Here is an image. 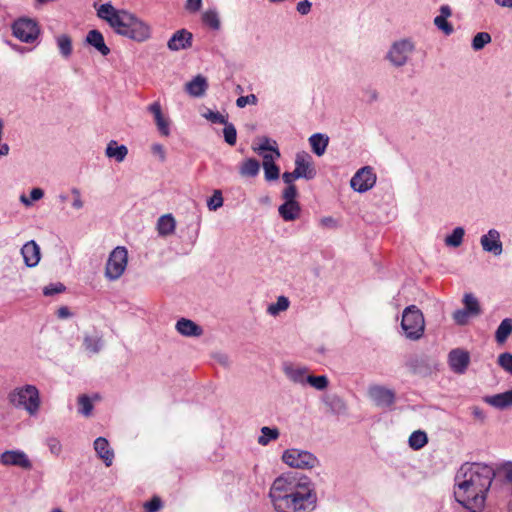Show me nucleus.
I'll return each mask as SVG.
<instances>
[{
	"instance_id": "1",
	"label": "nucleus",
	"mask_w": 512,
	"mask_h": 512,
	"mask_svg": "<svg viewBox=\"0 0 512 512\" xmlns=\"http://www.w3.org/2000/svg\"><path fill=\"white\" fill-rule=\"evenodd\" d=\"M269 496L277 512H311L317 496L307 476L286 473L277 477Z\"/></svg>"
},
{
	"instance_id": "2",
	"label": "nucleus",
	"mask_w": 512,
	"mask_h": 512,
	"mask_svg": "<svg viewBox=\"0 0 512 512\" xmlns=\"http://www.w3.org/2000/svg\"><path fill=\"white\" fill-rule=\"evenodd\" d=\"M97 16L106 21L113 31L137 42H144L151 36L150 26L135 14L116 9L110 2L97 8Z\"/></svg>"
},
{
	"instance_id": "3",
	"label": "nucleus",
	"mask_w": 512,
	"mask_h": 512,
	"mask_svg": "<svg viewBox=\"0 0 512 512\" xmlns=\"http://www.w3.org/2000/svg\"><path fill=\"white\" fill-rule=\"evenodd\" d=\"M495 477L494 469L482 463H465L455 476V497H463L473 487L479 492H488Z\"/></svg>"
},
{
	"instance_id": "4",
	"label": "nucleus",
	"mask_w": 512,
	"mask_h": 512,
	"mask_svg": "<svg viewBox=\"0 0 512 512\" xmlns=\"http://www.w3.org/2000/svg\"><path fill=\"white\" fill-rule=\"evenodd\" d=\"M401 328L405 337L411 341L420 340L425 332V319L416 305L407 306L402 313Z\"/></svg>"
},
{
	"instance_id": "5",
	"label": "nucleus",
	"mask_w": 512,
	"mask_h": 512,
	"mask_svg": "<svg viewBox=\"0 0 512 512\" xmlns=\"http://www.w3.org/2000/svg\"><path fill=\"white\" fill-rule=\"evenodd\" d=\"M9 401L15 407L24 408L30 415L39 410L40 397L38 389L33 385H25L9 394Z\"/></svg>"
},
{
	"instance_id": "6",
	"label": "nucleus",
	"mask_w": 512,
	"mask_h": 512,
	"mask_svg": "<svg viewBox=\"0 0 512 512\" xmlns=\"http://www.w3.org/2000/svg\"><path fill=\"white\" fill-rule=\"evenodd\" d=\"M128 263V251L123 246H117L109 254L108 260L105 266V277L110 281L119 279Z\"/></svg>"
},
{
	"instance_id": "7",
	"label": "nucleus",
	"mask_w": 512,
	"mask_h": 512,
	"mask_svg": "<svg viewBox=\"0 0 512 512\" xmlns=\"http://www.w3.org/2000/svg\"><path fill=\"white\" fill-rule=\"evenodd\" d=\"M285 464L296 469H312L320 465L318 458L309 451L287 449L282 455Z\"/></svg>"
},
{
	"instance_id": "8",
	"label": "nucleus",
	"mask_w": 512,
	"mask_h": 512,
	"mask_svg": "<svg viewBox=\"0 0 512 512\" xmlns=\"http://www.w3.org/2000/svg\"><path fill=\"white\" fill-rule=\"evenodd\" d=\"M405 366L413 374L429 376L439 369V362L432 356L411 355L406 359Z\"/></svg>"
},
{
	"instance_id": "9",
	"label": "nucleus",
	"mask_w": 512,
	"mask_h": 512,
	"mask_svg": "<svg viewBox=\"0 0 512 512\" xmlns=\"http://www.w3.org/2000/svg\"><path fill=\"white\" fill-rule=\"evenodd\" d=\"M13 35L24 43H33L40 35L38 23L30 18H19L12 24Z\"/></svg>"
},
{
	"instance_id": "10",
	"label": "nucleus",
	"mask_w": 512,
	"mask_h": 512,
	"mask_svg": "<svg viewBox=\"0 0 512 512\" xmlns=\"http://www.w3.org/2000/svg\"><path fill=\"white\" fill-rule=\"evenodd\" d=\"M414 51V45L410 40L402 39L395 41L386 54V59L394 67H403L406 65L410 54Z\"/></svg>"
},
{
	"instance_id": "11",
	"label": "nucleus",
	"mask_w": 512,
	"mask_h": 512,
	"mask_svg": "<svg viewBox=\"0 0 512 512\" xmlns=\"http://www.w3.org/2000/svg\"><path fill=\"white\" fill-rule=\"evenodd\" d=\"M376 183V175L372 168L366 166L358 170L351 178L350 185L352 189L359 193L370 190Z\"/></svg>"
},
{
	"instance_id": "12",
	"label": "nucleus",
	"mask_w": 512,
	"mask_h": 512,
	"mask_svg": "<svg viewBox=\"0 0 512 512\" xmlns=\"http://www.w3.org/2000/svg\"><path fill=\"white\" fill-rule=\"evenodd\" d=\"M487 492H479L473 487L467 489L463 497H455L458 503L472 512H480L485 503Z\"/></svg>"
},
{
	"instance_id": "13",
	"label": "nucleus",
	"mask_w": 512,
	"mask_h": 512,
	"mask_svg": "<svg viewBox=\"0 0 512 512\" xmlns=\"http://www.w3.org/2000/svg\"><path fill=\"white\" fill-rule=\"evenodd\" d=\"M368 396L381 408H388L395 402V393L381 385H372L368 388Z\"/></svg>"
},
{
	"instance_id": "14",
	"label": "nucleus",
	"mask_w": 512,
	"mask_h": 512,
	"mask_svg": "<svg viewBox=\"0 0 512 512\" xmlns=\"http://www.w3.org/2000/svg\"><path fill=\"white\" fill-rule=\"evenodd\" d=\"M480 244L485 252L494 256H500L503 252L500 232L494 228L489 229L486 234L481 236Z\"/></svg>"
},
{
	"instance_id": "15",
	"label": "nucleus",
	"mask_w": 512,
	"mask_h": 512,
	"mask_svg": "<svg viewBox=\"0 0 512 512\" xmlns=\"http://www.w3.org/2000/svg\"><path fill=\"white\" fill-rule=\"evenodd\" d=\"M448 363L453 372L463 374L470 363V355L462 349H453L449 352Z\"/></svg>"
},
{
	"instance_id": "16",
	"label": "nucleus",
	"mask_w": 512,
	"mask_h": 512,
	"mask_svg": "<svg viewBox=\"0 0 512 512\" xmlns=\"http://www.w3.org/2000/svg\"><path fill=\"white\" fill-rule=\"evenodd\" d=\"M0 462L3 465L18 466L23 469H31L32 463L28 456L20 450L5 451L0 456Z\"/></svg>"
},
{
	"instance_id": "17",
	"label": "nucleus",
	"mask_w": 512,
	"mask_h": 512,
	"mask_svg": "<svg viewBox=\"0 0 512 512\" xmlns=\"http://www.w3.org/2000/svg\"><path fill=\"white\" fill-rule=\"evenodd\" d=\"M193 35L186 29L176 31L167 43V47L171 51H179L188 49L192 46Z\"/></svg>"
},
{
	"instance_id": "18",
	"label": "nucleus",
	"mask_w": 512,
	"mask_h": 512,
	"mask_svg": "<svg viewBox=\"0 0 512 512\" xmlns=\"http://www.w3.org/2000/svg\"><path fill=\"white\" fill-rule=\"evenodd\" d=\"M295 170H298L306 180H311L315 177L316 171L311 162V156L302 151L298 152L295 157Z\"/></svg>"
},
{
	"instance_id": "19",
	"label": "nucleus",
	"mask_w": 512,
	"mask_h": 512,
	"mask_svg": "<svg viewBox=\"0 0 512 512\" xmlns=\"http://www.w3.org/2000/svg\"><path fill=\"white\" fill-rule=\"evenodd\" d=\"M21 254L27 267H35L40 261V247L34 240L23 245Z\"/></svg>"
},
{
	"instance_id": "20",
	"label": "nucleus",
	"mask_w": 512,
	"mask_h": 512,
	"mask_svg": "<svg viewBox=\"0 0 512 512\" xmlns=\"http://www.w3.org/2000/svg\"><path fill=\"white\" fill-rule=\"evenodd\" d=\"M94 450L97 456L103 460L107 467H110L114 459V451L110 448L109 442L104 437H98L94 441Z\"/></svg>"
},
{
	"instance_id": "21",
	"label": "nucleus",
	"mask_w": 512,
	"mask_h": 512,
	"mask_svg": "<svg viewBox=\"0 0 512 512\" xmlns=\"http://www.w3.org/2000/svg\"><path fill=\"white\" fill-rule=\"evenodd\" d=\"M175 328L179 334L185 337H200L203 334L201 326L186 318L179 319L176 322Z\"/></svg>"
},
{
	"instance_id": "22",
	"label": "nucleus",
	"mask_w": 512,
	"mask_h": 512,
	"mask_svg": "<svg viewBox=\"0 0 512 512\" xmlns=\"http://www.w3.org/2000/svg\"><path fill=\"white\" fill-rule=\"evenodd\" d=\"M283 372L286 377L295 384L305 385L307 383L308 369L304 366L284 364Z\"/></svg>"
},
{
	"instance_id": "23",
	"label": "nucleus",
	"mask_w": 512,
	"mask_h": 512,
	"mask_svg": "<svg viewBox=\"0 0 512 512\" xmlns=\"http://www.w3.org/2000/svg\"><path fill=\"white\" fill-rule=\"evenodd\" d=\"M208 89L207 79L202 75L195 76L185 85V91L193 97H202Z\"/></svg>"
},
{
	"instance_id": "24",
	"label": "nucleus",
	"mask_w": 512,
	"mask_h": 512,
	"mask_svg": "<svg viewBox=\"0 0 512 512\" xmlns=\"http://www.w3.org/2000/svg\"><path fill=\"white\" fill-rule=\"evenodd\" d=\"M278 212L284 221H294L299 218L301 207L298 201H284Z\"/></svg>"
},
{
	"instance_id": "25",
	"label": "nucleus",
	"mask_w": 512,
	"mask_h": 512,
	"mask_svg": "<svg viewBox=\"0 0 512 512\" xmlns=\"http://www.w3.org/2000/svg\"><path fill=\"white\" fill-rule=\"evenodd\" d=\"M484 401L497 409H506L512 406V389L503 393L486 396Z\"/></svg>"
},
{
	"instance_id": "26",
	"label": "nucleus",
	"mask_w": 512,
	"mask_h": 512,
	"mask_svg": "<svg viewBox=\"0 0 512 512\" xmlns=\"http://www.w3.org/2000/svg\"><path fill=\"white\" fill-rule=\"evenodd\" d=\"M86 42L103 56H107L110 53V48L105 44L104 37L99 30H90L86 36Z\"/></svg>"
},
{
	"instance_id": "27",
	"label": "nucleus",
	"mask_w": 512,
	"mask_h": 512,
	"mask_svg": "<svg viewBox=\"0 0 512 512\" xmlns=\"http://www.w3.org/2000/svg\"><path fill=\"white\" fill-rule=\"evenodd\" d=\"M176 221L172 214H165L157 220V232L160 236L166 237L174 233Z\"/></svg>"
},
{
	"instance_id": "28",
	"label": "nucleus",
	"mask_w": 512,
	"mask_h": 512,
	"mask_svg": "<svg viewBox=\"0 0 512 512\" xmlns=\"http://www.w3.org/2000/svg\"><path fill=\"white\" fill-rule=\"evenodd\" d=\"M128 154V148L125 145H118L117 141L111 140L105 149V155L121 163Z\"/></svg>"
},
{
	"instance_id": "29",
	"label": "nucleus",
	"mask_w": 512,
	"mask_h": 512,
	"mask_svg": "<svg viewBox=\"0 0 512 512\" xmlns=\"http://www.w3.org/2000/svg\"><path fill=\"white\" fill-rule=\"evenodd\" d=\"M263 169L264 176L267 181H273L279 178L280 170L279 167L275 164L272 155L265 154L263 156Z\"/></svg>"
},
{
	"instance_id": "30",
	"label": "nucleus",
	"mask_w": 512,
	"mask_h": 512,
	"mask_svg": "<svg viewBox=\"0 0 512 512\" xmlns=\"http://www.w3.org/2000/svg\"><path fill=\"white\" fill-rule=\"evenodd\" d=\"M309 143L311 145L312 151L317 156H322L327 149L329 138L324 134L315 133L310 136Z\"/></svg>"
},
{
	"instance_id": "31",
	"label": "nucleus",
	"mask_w": 512,
	"mask_h": 512,
	"mask_svg": "<svg viewBox=\"0 0 512 512\" xmlns=\"http://www.w3.org/2000/svg\"><path fill=\"white\" fill-rule=\"evenodd\" d=\"M83 346L89 354H97L103 347L102 337L85 335L83 339Z\"/></svg>"
},
{
	"instance_id": "32",
	"label": "nucleus",
	"mask_w": 512,
	"mask_h": 512,
	"mask_svg": "<svg viewBox=\"0 0 512 512\" xmlns=\"http://www.w3.org/2000/svg\"><path fill=\"white\" fill-rule=\"evenodd\" d=\"M55 40L62 57L69 58L73 51L71 37L67 34H61L56 36Z\"/></svg>"
},
{
	"instance_id": "33",
	"label": "nucleus",
	"mask_w": 512,
	"mask_h": 512,
	"mask_svg": "<svg viewBox=\"0 0 512 512\" xmlns=\"http://www.w3.org/2000/svg\"><path fill=\"white\" fill-rule=\"evenodd\" d=\"M261 435L258 437V444L261 446L268 445L271 441L277 440L280 436L279 429L276 427L264 426L261 428Z\"/></svg>"
},
{
	"instance_id": "34",
	"label": "nucleus",
	"mask_w": 512,
	"mask_h": 512,
	"mask_svg": "<svg viewBox=\"0 0 512 512\" xmlns=\"http://www.w3.org/2000/svg\"><path fill=\"white\" fill-rule=\"evenodd\" d=\"M512 333V319L505 318L501 321L495 332V339L498 343H504Z\"/></svg>"
},
{
	"instance_id": "35",
	"label": "nucleus",
	"mask_w": 512,
	"mask_h": 512,
	"mask_svg": "<svg viewBox=\"0 0 512 512\" xmlns=\"http://www.w3.org/2000/svg\"><path fill=\"white\" fill-rule=\"evenodd\" d=\"M259 169V162L254 158H249L242 163L239 173L245 177H255L258 175Z\"/></svg>"
},
{
	"instance_id": "36",
	"label": "nucleus",
	"mask_w": 512,
	"mask_h": 512,
	"mask_svg": "<svg viewBox=\"0 0 512 512\" xmlns=\"http://www.w3.org/2000/svg\"><path fill=\"white\" fill-rule=\"evenodd\" d=\"M202 21L213 30H219L221 23L216 9H208L202 14Z\"/></svg>"
},
{
	"instance_id": "37",
	"label": "nucleus",
	"mask_w": 512,
	"mask_h": 512,
	"mask_svg": "<svg viewBox=\"0 0 512 512\" xmlns=\"http://www.w3.org/2000/svg\"><path fill=\"white\" fill-rule=\"evenodd\" d=\"M408 442L411 448H413L414 450H419L427 444V434L421 430L414 431L410 435Z\"/></svg>"
},
{
	"instance_id": "38",
	"label": "nucleus",
	"mask_w": 512,
	"mask_h": 512,
	"mask_svg": "<svg viewBox=\"0 0 512 512\" xmlns=\"http://www.w3.org/2000/svg\"><path fill=\"white\" fill-rule=\"evenodd\" d=\"M465 235V230L462 227H456L452 233L446 236L444 242L447 246L450 247H459L463 242V237Z\"/></svg>"
},
{
	"instance_id": "39",
	"label": "nucleus",
	"mask_w": 512,
	"mask_h": 512,
	"mask_svg": "<svg viewBox=\"0 0 512 512\" xmlns=\"http://www.w3.org/2000/svg\"><path fill=\"white\" fill-rule=\"evenodd\" d=\"M464 308L472 315L478 316L481 313L480 305L476 297L472 294H465L464 299Z\"/></svg>"
},
{
	"instance_id": "40",
	"label": "nucleus",
	"mask_w": 512,
	"mask_h": 512,
	"mask_svg": "<svg viewBox=\"0 0 512 512\" xmlns=\"http://www.w3.org/2000/svg\"><path fill=\"white\" fill-rule=\"evenodd\" d=\"M289 307V300L285 296H279L275 303H272L268 306L267 312L270 315H277L279 312L287 310Z\"/></svg>"
},
{
	"instance_id": "41",
	"label": "nucleus",
	"mask_w": 512,
	"mask_h": 512,
	"mask_svg": "<svg viewBox=\"0 0 512 512\" xmlns=\"http://www.w3.org/2000/svg\"><path fill=\"white\" fill-rule=\"evenodd\" d=\"M491 35L487 32H479L472 39V48L475 51L483 49L487 44L491 42Z\"/></svg>"
},
{
	"instance_id": "42",
	"label": "nucleus",
	"mask_w": 512,
	"mask_h": 512,
	"mask_svg": "<svg viewBox=\"0 0 512 512\" xmlns=\"http://www.w3.org/2000/svg\"><path fill=\"white\" fill-rule=\"evenodd\" d=\"M79 413L85 417H89L92 414L93 404L91 399L83 394L78 397Z\"/></svg>"
},
{
	"instance_id": "43",
	"label": "nucleus",
	"mask_w": 512,
	"mask_h": 512,
	"mask_svg": "<svg viewBox=\"0 0 512 512\" xmlns=\"http://www.w3.org/2000/svg\"><path fill=\"white\" fill-rule=\"evenodd\" d=\"M307 383L310 384L315 389L322 391L328 387L329 381L325 375H320V376L308 375Z\"/></svg>"
},
{
	"instance_id": "44",
	"label": "nucleus",
	"mask_w": 512,
	"mask_h": 512,
	"mask_svg": "<svg viewBox=\"0 0 512 512\" xmlns=\"http://www.w3.org/2000/svg\"><path fill=\"white\" fill-rule=\"evenodd\" d=\"M224 139L227 144L230 146H234L237 141V131L235 126L232 123H229L228 121L226 124H224L223 129Z\"/></svg>"
},
{
	"instance_id": "45",
	"label": "nucleus",
	"mask_w": 512,
	"mask_h": 512,
	"mask_svg": "<svg viewBox=\"0 0 512 512\" xmlns=\"http://www.w3.org/2000/svg\"><path fill=\"white\" fill-rule=\"evenodd\" d=\"M223 205V196L220 190H215L213 195L207 200L209 210L215 211Z\"/></svg>"
},
{
	"instance_id": "46",
	"label": "nucleus",
	"mask_w": 512,
	"mask_h": 512,
	"mask_svg": "<svg viewBox=\"0 0 512 512\" xmlns=\"http://www.w3.org/2000/svg\"><path fill=\"white\" fill-rule=\"evenodd\" d=\"M434 25L443 31L446 35H450L453 33V26L447 21L446 17L436 16L434 18Z\"/></svg>"
},
{
	"instance_id": "47",
	"label": "nucleus",
	"mask_w": 512,
	"mask_h": 512,
	"mask_svg": "<svg viewBox=\"0 0 512 512\" xmlns=\"http://www.w3.org/2000/svg\"><path fill=\"white\" fill-rule=\"evenodd\" d=\"M203 117L212 123H218L223 125L226 124V122L228 121L227 117L222 115L220 112L212 110H208L206 113H204Z\"/></svg>"
},
{
	"instance_id": "48",
	"label": "nucleus",
	"mask_w": 512,
	"mask_h": 512,
	"mask_svg": "<svg viewBox=\"0 0 512 512\" xmlns=\"http://www.w3.org/2000/svg\"><path fill=\"white\" fill-rule=\"evenodd\" d=\"M498 364L507 372L512 374V354L504 352L498 357Z\"/></svg>"
},
{
	"instance_id": "49",
	"label": "nucleus",
	"mask_w": 512,
	"mask_h": 512,
	"mask_svg": "<svg viewBox=\"0 0 512 512\" xmlns=\"http://www.w3.org/2000/svg\"><path fill=\"white\" fill-rule=\"evenodd\" d=\"M472 315L465 309H458L453 313V319L458 325H465Z\"/></svg>"
},
{
	"instance_id": "50",
	"label": "nucleus",
	"mask_w": 512,
	"mask_h": 512,
	"mask_svg": "<svg viewBox=\"0 0 512 512\" xmlns=\"http://www.w3.org/2000/svg\"><path fill=\"white\" fill-rule=\"evenodd\" d=\"M65 290V286L62 283H51L44 287L43 294L45 296H53L61 293Z\"/></svg>"
},
{
	"instance_id": "51",
	"label": "nucleus",
	"mask_w": 512,
	"mask_h": 512,
	"mask_svg": "<svg viewBox=\"0 0 512 512\" xmlns=\"http://www.w3.org/2000/svg\"><path fill=\"white\" fill-rule=\"evenodd\" d=\"M258 102V99L255 94H249L246 96H240L236 100V105L238 108H244L246 105H256Z\"/></svg>"
},
{
	"instance_id": "52",
	"label": "nucleus",
	"mask_w": 512,
	"mask_h": 512,
	"mask_svg": "<svg viewBox=\"0 0 512 512\" xmlns=\"http://www.w3.org/2000/svg\"><path fill=\"white\" fill-rule=\"evenodd\" d=\"M156 126L159 130V132L163 136H169L170 135V128H169V120L166 119L163 115L157 119H155Z\"/></svg>"
},
{
	"instance_id": "53",
	"label": "nucleus",
	"mask_w": 512,
	"mask_h": 512,
	"mask_svg": "<svg viewBox=\"0 0 512 512\" xmlns=\"http://www.w3.org/2000/svg\"><path fill=\"white\" fill-rule=\"evenodd\" d=\"M298 191L295 185H287L282 192V198L284 201H297Z\"/></svg>"
},
{
	"instance_id": "54",
	"label": "nucleus",
	"mask_w": 512,
	"mask_h": 512,
	"mask_svg": "<svg viewBox=\"0 0 512 512\" xmlns=\"http://www.w3.org/2000/svg\"><path fill=\"white\" fill-rule=\"evenodd\" d=\"M47 445L49 447L50 452L56 456L59 455L62 451V445L60 441L55 437L48 438Z\"/></svg>"
},
{
	"instance_id": "55",
	"label": "nucleus",
	"mask_w": 512,
	"mask_h": 512,
	"mask_svg": "<svg viewBox=\"0 0 512 512\" xmlns=\"http://www.w3.org/2000/svg\"><path fill=\"white\" fill-rule=\"evenodd\" d=\"M299 178H303V176H301V173L295 169L292 172H284L282 175V179L287 185H294L293 182Z\"/></svg>"
},
{
	"instance_id": "56",
	"label": "nucleus",
	"mask_w": 512,
	"mask_h": 512,
	"mask_svg": "<svg viewBox=\"0 0 512 512\" xmlns=\"http://www.w3.org/2000/svg\"><path fill=\"white\" fill-rule=\"evenodd\" d=\"M146 512H157L161 508V500L158 497L152 498L144 504Z\"/></svg>"
},
{
	"instance_id": "57",
	"label": "nucleus",
	"mask_w": 512,
	"mask_h": 512,
	"mask_svg": "<svg viewBox=\"0 0 512 512\" xmlns=\"http://www.w3.org/2000/svg\"><path fill=\"white\" fill-rule=\"evenodd\" d=\"M312 4L309 0H303L297 3L296 10L301 15H307L311 11Z\"/></svg>"
},
{
	"instance_id": "58",
	"label": "nucleus",
	"mask_w": 512,
	"mask_h": 512,
	"mask_svg": "<svg viewBox=\"0 0 512 512\" xmlns=\"http://www.w3.org/2000/svg\"><path fill=\"white\" fill-rule=\"evenodd\" d=\"M202 7V0H187L185 9L190 13L198 12Z\"/></svg>"
},
{
	"instance_id": "59",
	"label": "nucleus",
	"mask_w": 512,
	"mask_h": 512,
	"mask_svg": "<svg viewBox=\"0 0 512 512\" xmlns=\"http://www.w3.org/2000/svg\"><path fill=\"white\" fill-rule=\"evenodd\" d=\"M71 193L74 195V200L72 202L73 208H75L77 210L81 209L83 207L84 203L81 199V193H80L79 189L73 188L71 190Z\"/></svg>"
},
{
	"instance_id": "60",
	"label": "nucleus",
	"mask_w": 512,
	"mask_h": 512,
	"mask_svg": "<svg viewBox=\"0 0 512 512\" xmlns=\"http://www.w3.org/2000/svg\"><path fill=\"white\" fill-rule=\"evenodd\" d=\"M148 111L151 114H153L154 119H157L163 115L162 110H161V105L158 102H154V103L150 104L148 106Z\"/></svg>"
},
{
	"instance_id": "61",
	"label": "nucleus",
	"mask_w": 512,
	"mask_h": 512,
	"mask_svg": "<svg viewBox=\"0 0 512 512\" xmlns=\"http://www.w3.org/2000/svg\"><path fill=\"white\" fill-rule=\"evenodd\" d=\"M152 153L154 155L159 156L161 161H164L166 158L165 149H164L163 145H161V144H158V143L153 144L152 145Z\"/></svg>"
},
{
	"instance_id": "62",
	"label": "nucleus",
	"mask_w": 512,
	"mask_h": 512,
	"mask_svg": "<svg viewBox=\"0 0 512 512\" xmlns=\"http://www.w3.org/2000/svg\"><path fill=\"white\" fill-rule=\"evenodd\" d=\"M472 415L474 416V418L480 420L481 422H483L486 417L484 411L478 406L472 407Z\"/></svg>"
},
{
	"instance_id": "63",
	"label": "nucleus",
	"mask_w": 512,
	"mask_h": 512,
	"mask_svg": "<svg viewBox=\"0 0 512 512\" xmlns=\"http://www.w3.org/2000/svg\"><path fill=\"white\" fill-rule=\"evenodd\" d=\"M502 470L504 472V476H505V479L512 483V463H506L503 467H502Z\"/></svg>"
},
{
	"instance_id": "64",
	"label": "nucleus",
	"mask_w": 512,
	"mask_h": 512,
	"mask_svg": "<svg viewBox=\"0 0 512 512\" xmlns=\"http://www.w3.org/2000/svg\"><path fill=\"white\" fill-rule=\"evenodd\" d=\"M44 195V192L40 188H33L30 192L31 201L40 200Z\"/></svg>"
}]
</instances>
